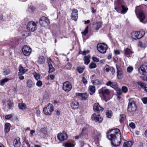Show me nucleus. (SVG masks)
<instances>
[{"label": "nucleus", "instance_id": "nucleus-36", "mask_svg": "<svg viewBox=\"0 0 147 147\" xmlns=\"http://www.w3.org/2000/svg\"><path fill=\"white\" fill-rule=\"evenodd\" d=\"M126 118V116L125 115L121 114L120 115V122L123 121L125 120Z\"/></svg>", "mask_w": 147, "mask_h": 147}, {"label": "nucleus", "instance_id": "nucleus-58", "mask_svg": "<svg viewBox=\"0 0 147 147\" xmlns=\"http://www.w3.org/2000/svg\"><path fill=\"white\" fill-rule=\"evenodd\" d=\"M133 68L132 67H129L127 69V71L128 72H131L133 70Z\"/></svg>", "mask_w": 147, "mask_h": 147}, {"label": "nucleus", "instance_id": "nucleus-44", "mask_svg": "<svg viewBox=\"0 0 147 147\" xmlns=\"http://www.w3.org/2000/svg\"><path fill=\"white\" fill-rule=\"evenodd\" d=\"M122 92H123L124 93H126L128 91L127 88L125 86H123L122 88Z\"/></svg>", "mask_w": 147, "mask_h": 147}, {"label": "nucleus", "instance_id": "nucleus-17", "mask_svg": "<svg viewBox=\"0 0 147 147\" xmlns=\"http://www.w3.org/2000/svg\"><path fill=\"white\" fill-rule=\"evenodd\" d=\"M19 72L18 73L19 76H22L27 71L28 69H24L23 67L21 65H20L18 68Z\"/></svg>", "mask_w": 147, "mask_h": 147}, {"label": "nucleus", "instance_id": "nucleus-51", "mask_svg": "<svg viewBox=\"0 0 147 147\" xmlns=\"http://www.w3.org/2000/svg\"><path fill=\"white\" fill-rule=\"evenodd\" d=\"M72 67V65L70 63H68L66 65V68L67 69H70Z\"/></svg>", "mask_w": 147, "mask_h": 147}, {"label": "nucleus", "instance_id": "nucleus-20", "mask_svg": "<svg viewBox=\"0 0 147 147\" xmlns=\"http://www.w3.org/2000/svg\"><path fill=\"white\" fill-rule=\"evenodd\" d=\"M106 85L107 86H111V87L113 88H115L117 87V84L115 82H112L111 81H109L107 82L106 84Z\"/></svg>", "mask_w": 147, "mask_h": 147}, {"label": "nucleus", "instance_id": "nucleus-29", "mask_svg": "<svg viewBox=\"0 0 147 147\" xmlns=\"http://www.w3.org/2000/svg\"><path fill=\"white\" fill-rule=\"evenodd\" d=\"M18 107L20 109L22 110H24L26 108V105L24 103H19L18 105Z\"/></svg>", "mask_w": 147, "mask_h": 147}, {"label": "nucleus", "instance_id": "nucleus-42", "mask_svg": "<svg viewBox=\"0 0 147 147\" xmlns=\"http://www.w3.org/2000/svg\"><path fill=\"white\" fill-rule=\"evenodd\" d=\"M96 67V64L94 63H91L89 65V67L90 69H93Z\"/></svg>", "mask_w": 147, "mask_h": 147}, {"label": "nucleus", "instance_id": "nucleus-14", "mask_svg": "<svg viewBox=\"0 0 147 147\" xmlns=\"http://www.w3.org/2000/svg\"><path fill=\"white\" fill-rule=\"evenodd\" d=\"M111 91L106 88V87H102L99 90V93L104 95H108L110 93Z\"/></svg>", "mask_w": 147, "mask_h": 147}, {"label": "nucleus", "instance_id": "nucleus-52", "mask_svg": "<svg viewBox=\"0 0 147 147\" xmlns=\"http://www.w3.org/2000/svg\"><path fill=\"white\" fill-rule=\"evenodd\" d=\"M107 96H106V95L103 96V99L105 100L106 102H107L108 100H109L110 99V98L109 96L108 95H107Z\"/></svg>", "mask_w": 147, "mask_h": 147}, {"label": "nucleus", "instance_id": "nucleus-33", "mask_svg": "<svg viewBox=\"0 0 147 147\" xmlns=\"http://www.w3.org/2000/svg\"><path fill=\"white\" fill-rule=\"evenodd\" d=\"M106 115L108 118H111V116H112V111L109 110L107 111L106 113Z\"/></svg>", "mask_w": 147, "mask_h": 147}, {"label": "nucleus", "instance_id": "nucleus-30", "mask_svg": "<svg viewBox=\"0 0 147 147\" xmlns=\"http://www.w3.org/2000/svg\"><path fill=\"white\" fill-rule=\"evenodd\" d=\"M10 124L9 123H7L5 125V131L8 132L10 130Z\"/></svg>", "mask_w": 147, "mask_h": 147}, {"label": "nucleus", "instance_id": "nucleus-63", "mask_svg": "<svg viewBox=\"0 0 147 147\" xmlns=\"http://www.w3.org/2000/svg\"><path fill=\"white\" fill-rule=\"evenodd\" d=\"M127 144V146L128 147H131V146L132 145L131 142V141H128L126 142Z\"/></svg>", "mask_w": 147, "mask_h": 147}, {"label": "nucleus", "instance_id": "nucleus-21", "mask_svg": "<svg viewBox=\"0 0 147 147\" xmlns=\"http://www.w3.org/2000/svg\"><path fill=\"white\" fill-rule=\"evenodd\" d=\"M13 144L15 147H20L21 144L20 142V139L17 138L15 139L13 142Z\"/></svg>", "mask_w": 147, "mask_h": 147}, {"label": "nucleus", "instance_id": "nucleus-18", "mask_svg": "<svg viewBox=\"0 0 147 147\" xmlns=\"http://www.w3.org/2000/svg\"><path fill=\"white\" fill-rule=\"evenodd\" d=\"M132 38L135 40L139 39L141 38L140 32H135L132 34Z\"/></svg>", "mask_w": 147, "mask_h": 147}, {"label": "nucleus", "instance_id": "nucleus-22", "mask_svg": "<svg viewBox=\"0 0 147 147\" xmlns=\"http://www.w3.org/2000/svg\"><path fill=\"white\" fill-rule=\"evenodd\" d=\"M102 26V23L101 22H98L93 24V27L96 30H98Z\"/></svg>", "mask_w": 147, "mask_h": 147}, {"label": "nucleus", "instance_id": "nucleus-46", "mask_svg": "<svg viewBox=\"0 0 147 147\" xmlns=\"http://www.w3.org/2000/svg\"><path fill=\"white\" fill-rule=\"evenodd\" d=\"M35 9V8L33 6H30L29 7L28 9V11L30 12H32Z\"/></svg>", "mask_w": 147, "mask_h": 147}, {"label": "nucleus", "instance_id": "nucleus-28", "mask_svg": "<svg viewBox=\"0 0 147 147\" xmlns=\"http://www.w3.org/2000/svg\"><path fill=\"white\" fill-rule=\"evenodd\" d=\"M89 89L92 92H90V95H92L95 92V86H90L89 87Z\"/></svg>", "mask_w": 147, "mask_h": 147}, {"label": "nucleus", "instance_id": "nucleus-6", "mask_svg": "<svg viewBox=\"0 0 147 147\" xmlns=\"http://www.w3.org/2000/svg\"><path fill=\"white\" fill-rule=\"evenodd\" d=\"M97 48L98 51L102 53H105L108 49L107 45L104 43H98L97 45Z\"/></svg>", "mask_w": 147, "mask_h": 147}, {"label": "nucleus", "instance_id": "nucleus-3", "mask_svg": "<svg viewBox=\"0 0 147 147\" xmlns=\"http://www.w3.org/2000/svg\"><path fill=\"white\" fill-rule=\"evenodd\" d=\"M141 6H139L136 7L135 10V13L137 17L140 19L141 22H143V21L145 18V16L141 11Z\"/></svg>", "mask_w": 147, "mask_h": 147}, {"label": "nucleus", "instance_id": "nucleus-19", "mask_svg": "<svg viewBox=\"0 0 147 147\" xmlns=\"http://www.w3.org/2000/svg\"><path fill=\"white\" fill-rule=\"evenodd\" d=\"M70 106L72 109H77L79 107V103L76 101H74L71 103Z\"/></svg>", "mask_w": 147, "mask_h": 147}, {"label": "nucleus", "instance_id": "nucleus-9", "mask_svg": "<svg viewBox=\"0 0 147 147\" xmlns=\"http://www.w3.org/2000/svg\"><path fill=\"white\" fill-rule=\"evenodd\" d=\"M39 23L42 26L45 27L48 25L50 24V22L48 18L42 17L40 18Z\"/></svg>", "mask_w": 147, "mask_h": 147}, {"label": "nucleus", "instance_id": "nucleus-32", "mask_svg": "<svg viewBox=\"0 0 147 147\" xmlns=\"http://www.w3.org/2000/svg\"><path fill=\"white\" fill-rule=\"evenodd\" d=\"M89 57V56H85L84 57V63L86 65L88 64L90 62Z\"/></svg>", "mask_w": 147, "mask_h": 147}, {"label": "nucleus", "instance_id": "nucleus-13", "mask_svg": "<svg viewBox=\"0 0 147 147\" xmlns=\"http://www.w3.org/2000/svg\"><path fill=\"white\" fill-rule=\"evenodd\" d=\"M139 73L142 75H145L147 73V65H143L138 69Z\"/></svg>", "mask_w": 147, "mask_h": 147}, {"label": "nucleus", "instance_id": "nucleus-38", "mask_svg": "<svg viewBox=\"0 0 147 147\" xmlns=\"http://www.w3.org/2000/svg\"><path fill=\"white\" fill-rule=\"evenodd\" d=\"M34 76L37 81H38L40 80V75L39 74L35 73L34 74Z\"/></svg>", "mask_w": 147, "mask_h": 147}, {"label": "nucleus", "instance_id": "nucleus-43", "mask_svg": "<svg viewBox=\"0 0 147 147\" xmlns=\"http://www.w3.org/2000/svg\"><path fill=\"white\" fill-rule=\"evenodd\" d=\"M88 32V26L86 27V28L85 29L84 31L82 32V34L83 36H85Z\"/></svg>", "mask_w": 147, "mask_h": 147}, {"label": "nucleus", "instance_id": "nucleus-5", "mask_svg": "<svg viewBox=\"0 0 147 147\" xmlns=\"http://www.w3.org/2000/svg\"><path fill=\"white\" fill-rule=\"evenodd\" d=\"M38 23V22H35L32 21L28 22L27 26V30L30 32H33L35 31L37 28Z\"/></svg>", "mask_w": 147, "mask_h": 147}, {"label": "nucleus", "instance_id": "nucleus-16", "mask_svg": "<svg viewBox=\"0 0 147 147\" xmlns=\"http://www.w3.org/2000/svg\"><path fill=\"white\" fill-rule=\"evenodd\" d=\"M71 17L72 20L76 21L78 18V11L77 9H73Z\"/></svg>", "mask_w": 147, "mask_h": 147}, {"label": "nucleus", "instance_id": "nucleus-11", "mask_svg": "<svg viewBox=\"0 0 147 147\" xmlns=\"http://www.w3.org/2000/svg\"><path fill=\"white\" fill-rule=\"evenodd\" d=\"M58 139L61 141H63L66 140L68 138L67 134L65 131L62 133H59L57 135Z\"/></svg>", "mask_w": 147, "mask_h": 147}, {"label": "nucleus", "instance_id": "nucleus-25", "mask_svg": "<svg viewBox=\"0 0 147 147\" xmlns=\"http://www.w3.org/2000/svg\"><path fill=\"white\" fill-rule=\"evenodd\" d=\"M132 51L130 49L127 48L125 50L124 54L127 57H129L132 53Z\"/></svg>", "mask_w": 147, "mask_h": 147}, {"label": "nucleus", "instance_id": "nucleus-59", "mask_svg": "<svg viewBox=\"0 0 147 147\" xmlns=\"http://www.w3.org/2000/svg\"><path fill=\"white\" fill-rule=\"evenodd\" d=\"M92 60L95 62H99V59L95 57H93L92 58Z\"/></svg>", "mask_w": 147, "mask_h": 147}, {"label": "nucleus", "instance_id": "nucleus-50", "mask_svg": "<svg viewBox=\"0 0 147 147\" xmlns=\"http://www.w3.org/2000/svg\"><path fill=\"white\" fill-rule=\"evenodd\" d=\"M129 126L132 129H134L135 127V125L133 122H131L129 124Z\"/></svg>", "mask_w": 147, "mask_h": 147}, {"label": "nucleus", "instance_id": "nucleus-41", "mask_svg": "<svg viewBox=\"0 0 147 147\" xmlns=\"http://www.w3.org/2000/svg\"><path fill=\"white\" fill-rule=\"evenodd\" d=\"M10 72L9 69H4L3 71V74L4 75H7L9 74Z\"/></svg>", "mask_w": 147, "mask_h": 147}, {"label": "nucleus", "instance_id": "nucleus-37", "mask_svg": "<svg viewBox=\"0 0 147 147\" xmlns=\"http://www.w3.org/2000/svg\"><path fill=\"white\" fill-rule=\"evenodd\" d=\"M9 80L8 78H4L3 79L1 80L0 81V85L1 86L3 85L4 83L6 82H7Z\"/></svg>", "mask_w": 147, "mask_h": 147}, {"label": "nucleus", "instance_id": "nucleus-53", "mask_svg": "<svg viewBox=\"0 0 147 147\" xmlns=\"http://www.w3.org/2000/svg\"><path fill=\"white\" fill-rule=\"evenodd\" d=\"M117 70V73L123 71L122 70L120 67L119 66H116Z\"/></svg>", "mask_w": 147, "mask_h": 147}, {"label": "nucleus", "instance_id": "nucleus-54", "mask_svg": "<svg viewBox=\"0 0 147 147\" xmlns=\"http://www.w3.org/2000/svg\"><path fill=\"white\" fill-rule=\"evenodd\" d=\"M142 100L144 104H147V97H144L142 99Z\"/></svg>", "mask_w": 147, "mask_h": 147}, {"label": "nucleus", "instance_id": "nucleus-15", "mask_svg": "<svg viewBox=\"0 0 147 147\" xmlns=\"http://www.w3.org/2000/svg\"><path fill=\"white\" fill-rule=\"evenodd\" d=\"M93 110L96 112H102L104 108L101 107L98 103H95L93 106Z\"/></svg>", "mask_w": 147, "mask_h": 147}, {"label": "nucleus", "instance_id": "nucleus-57", "mask_svg": "<svg viewBox=\"0 0 147 147\" xmlns=\"http://www.w3.org/2000/svg\"><path fill=\"white\" fill-rule=\"evenodd\" d=\"M117 94L119 95H120L122 93V91L120 89H119L117 91Z\"/></svg>", "mask_w": 147, "mask_h": 147}, {"label": "nucleus", "instance_id": "nucleus-24", "mask_svg": "<svg viewBox=\"0 0 147 147\" xmlns=\"http://www.w3.org/2000/svg\"><path fill=\"white\" fill-rule=\"evenodd\" d=\"M7 103L8 109H12L14 104L13 101L12 100H9L7 101Z\"/></svg>", "mask_w": 147, "mask_h": 147}, {"label": "nucleus", "instance_id": "nucleus-48", "mask_svg": "<svg viewBox=\"0 0 147 147\" xmlns=\"http://www.w3.org/2000/svg\"><path fill=\"white\" fill-rule=\"evenodd\" d=\"M110 69H111V67H110L109 65H107L105 66L104 68V70L106 72H108L110 71Z\"/></svg>", "mask_w": 147, "mask_h": 147}, {"label": "nucleus", "instance_id": "nucleus-4", "mask_svg": "<svg viewBox=\"0 0 147 147\" xmlns=\"http://www.w3.org/2000/svg\"><path fill=\"white\" fill-rule=\"evenodd\" d=\"M129 100L127 111L130 112L136 111L137 110V107L135 104V102L132 98L129 99Z\"/></svg>", "mask_w": 147, "mask_h": 147}, {"label": "nucleus", "instance_id": "nucleus-27", "mask_svg": "<svg viewBox=\"0 0 147 147\" xmlns=\"http://www.w3.org/2000/svg\"><path fill=\"white\" fill-rule=\"evenodd\" d=\"M45 59L43 56H40L38 57V63L40 64H43L45 62Z\"/></svg>", "mask_w": 147, "mask_h": 147}, {"label": "nucleus", "instance_id": "nucleus-1", "mask_svg": "<svg viewBox=\"0 0 147 147\" xmlns=\"http://www.w3.org/2000/svg\"><path fill=\"white\" fill-rule=\"evenodd\" d=\"M107 137L110 140L112 144L115 146H119L121 142L120 130L118 129H111L108 131Z\"/></svg>", "mask_w": 147, "mask_h": 147}, {"label": "nucleus", "instance_id": "nucleus-2", "mask_svg": "<svg viewBox=\"0 0 147 147\" xmlns=\"http://www.w3.org/2000/svg\"><path fill=\"white\" fill-rule=\"evenodd\" d=\"M123 0H116L115 1V9L118 12H121L122 14L125 13L127 10V8H126L123 5Z\"/></svg>", "mask_w": 147, "mask_h": 147}, {"label": "nucleus", "instance_id": "nucleus-23", "mask_svg": "<svg viewBox=\"0 0 147 147\" xmlns=\"http://www.w3.org/2000/svg\"><path fill=\"white\" fill-rule=\"evenodd\" d=\"M48 63L49 67V73L53 72L54 71V68L53 67L50 61H48Z\"/></svg>", "mask_w": 147, "mask_h": 147}, {"label": "nucleus", "instance_id": "nucleus-31", "mask_svg": "<svg viewBox=\"0 0 147 147\" xmlns=\"http://www.w3.org/2000/svg\"><path fill=\"white\" fill-rule=\"evenodd\" d=\"M86 134V129L84 128H83L81 133L80 134V138H82L83 137L85 136Z\"/></svg>", "mask_w": 147, "mask_h": 147}, {"label": "nucleus", "instance_id": "nucleus-26", "mask_svg": "<svg viewBox=\"0 0 147 147\" xmlns=\"http://www.w3.org/2000/svg\"><path fill=\"white\" fill-rule=\"evenodd\" d=\"M27 84L29 88H31L33 87L34 84L31 80L29 79L28 80Z\"/></svg>", "mask_w": 147, "mask_h": 147}, {"label": "nucleus", "instance_id": "nucleus-55", "mask_svg": "<svg viewBox=\"0 0 147 147\" xmlns=\"http://www.w3.org/2000/svg\"><path fill=\"white\" fill-rule=\"evenodd\" d=\"M36 84L37 86L39 87H40L42 86V83L41 81L39 80L38 81Z\"/></svg>", "mask_w": 147, "mask_h": 147}, {"label": "nucleus", "instance_id": "nucleus-10", "mask_svg": "<svg viewBox=\"0 0 147 147\" xmlns=\"http://www.w3.org/2000/svg\"><path fill=\"white\" fill-rule=\"evenodd\" d=\"M91 118L92 120L96 122H98L99 123H101L103 120L102 118L100 116L99 113H98L93 114L92 115Z\"/></svg>", "mask_w": 147, "mask_h": 147}, {"label": "nucleus", "instance_id": "nucleus-61", "mask_svg": "<svg viewBox=\"0 0 147 147\" xmlns=\"http://www.w3.org/2000/svg\"><path fill=\"white\" fill-rule=\"evenodd\" d=\"M12 117V115H11V114L8 115H6L5 116V118L6 119H8L11 118V117Z\"/></svg>", "mask_w": 147, "mask_h": 147}, {"label": "nucleus", "instance_id": "nucleus-64", "mask_svg": "<svg viewBox=\"0 0 147 147\" xmlns=\"http://www.w3.org/2000/svg\"><path fill=\"white\" fill-rule=\"evenodd\" d=\"M114 53L115 55H119L120 53V52L119 50H115Z\"/></svg>", "mask_w": 147, "mask_h": 147}, {"label": "nucleus", "instance_id": "nucleus-39", "mask_svg": "<svg viewBox=\"0 0 147 147\" xmlns=\"http://www.w3.org/2000/svg\"><path fill=\"white\" fill-rule=\"evenodd\" d=\"M136 83L140 85L142 88H145L146 85L144 83L141 82H136Z\"/></svg>", "mask_w": 147, "mask_h": 147}, {"label": "nucleus", "instance_id": "nucleus-45", "mask_svg": "<svg viewBox=\"0 0 147 147\" xmlns=\"http://www.w3.org/2000/svg\"><path fill=\"white\" fill-rule=\"evenodd\" d=\"M64 146L65 147H73V144L70 143H66L65 144Z\"/></svg>", "mask_w": 147, "mask_h": 147}, {"label": "nucleus", "instance_id": "nucleus-47", "mask_svg": "<svg viewBox=\"0 0 147 147\" xmlns=\"http://www.w3.org/2000/svg\"><path fill=\"white\" fill-rule=\"evenodd\" d=\"M84 69V68H82L81 67H78L77 68L78 71L80 74L82 73Z\"/></svg>", "mask_w": 147, "mask_h": 147}, {"label": "nucleus", "instance_id": "nucleus-49", "mask_svg": "<svg viewBox=\"0 0 147 147\" xmlns=\"http://www.w3.org/2000/svg\"><path fill=\"white\" fill-rule=\"evenodd\" d=\"M139 32H140V35L141 36V38L143 37L145 34V31L143 30H141Z\"/></svg>", "mask_w": 147, "mask_h": 147}, {"label": "nucleus", "instance_id": "nucleus-8", "mask_svg": "<svg viewBox=\"0 0 147 147\" xmlns=\"http://www.w3.org/2000/svg\"><path fill=\"white\" fill-rule=\"evenodd\" d=\"M53 110V106L51 104H49L47 107L43 109L44 112L46 115L51 114Z\"/></svg>", "mask_w": 147, "mask_h": 147}, {"label": "nucleus", "instance_id": "nucleus-12", "mask_svg": "<svg viewBox=\"0 0 147 147\" xmlns=\"http://www.w3.org/2000/svg\"><path fill=\"white\" fill-rule=\"evenodd\" d=\"M31 49L27 46H24L22 48V51L24 55L26 56L29 55L31 52Z\"/></svg>", "mask_w": 147, "mask_h": 147}, {"label": "nucleus", "instance_id": "nucleus-7", "mask_svg": "<svg viewBox=\"0 0 147 147\" xmlns=\"http://www.w3.org/2000/svg\"><path fill=\"white\" fill-rule=\"evenodd\" d=\"M72 88L71 84L68 81H66L63 84V89L65 92H68L70 91Z\"/></svg>", "mask_w": 147, "mask_h": 147}, {"label": "nucleus", "instance_id": "nucleus-56", "mask_svg": "<svg viewBox=\"0 0 147 147\" xmlns=\"http://www.w3.org/2000/svg\"><path fill=\"white\" fill-rule=\"evenodd\" d=\"M110 71L112 75H113L115 73V69L113 67H111V69H110Z\"/></svg>", "mask_w": 147, "mask_h": 147}, {"label": "nucleus", "instance_id": "nucleus-60", "mask_svg": "<svg viewBox=\"0 0 147 147\" xmlns=\"http://www.w3.org/2000/svg\"><path fill=\"white\" fill-rule=\"evenodd\" d=\"M82 81L84 84H86L87 83V81L86 79L84 77L82 78Z\"/></svg>", "mask_w": 147, "mask_h": 147}, {"label": "nucleus", "instance_id": "nucleus-35", "mask_svg": "<svg viewBox=\"0 0 147 147\" xmlns=\"http://www.w3.org/2000/svg\"><path fill=\"white\" fill-rule=\"evenodd\" d=\"M82 98L84 100H86L88 98V96L85 93H82L81 96Z\"/></svg>", "mask_w": 147, "mask_h": 147}, {"label": "nucleus", "instance_id": "nucleus-62", "mask_svg": "<svg viewBox=\"0 0 147 147\" xmlns=\"http://www.w3.org/2000/svg\"><path fill=\"white\" fill-rule=\"evenodd\" d=\"M89 51L88 50L86 51H83L82 52V53L81 54L83 55H85L86 54L88 53L89 52Z\"/></svg>", "mask_w": 147, "mask_h": 147}, {"label": "nucleus", "instance_id": "nucleus-40", "mask_svg": "<svg viewBox=\"0 0 147 147\" xmlns=\"http://www.w3.org/2000/svg\"><path fill=\"white\" fill-rule=\"evenodd\" d=\"M123 71L117 73V76L119 79H121L123 76Z\"/></svg>", "mask_w": 147, "mask_h": 147}, {"label": "nucleus", "instance_id": "nucleus-34", "mask_svg": "<svg viewBox=\"0 0 147 147\" xmlns=\"http://www.w3.org/2000/svg\"><path fill=\"white\" fill-rule=\"evenodd\" d=\"M40 131L43 134L46 135L47 134V131L46 127L42 128L40 130Z\"/></svg>", "mask_w": 147, "mask_h": 147}]
</instances>
